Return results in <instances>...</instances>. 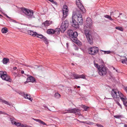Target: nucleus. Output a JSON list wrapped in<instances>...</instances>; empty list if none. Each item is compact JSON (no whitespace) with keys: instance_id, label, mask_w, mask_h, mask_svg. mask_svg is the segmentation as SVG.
Here are the masks:
<instances>
[{"instance_id":"nucleus-44","label":"nucleus","mask_w":127,"mask_h":127,"mask_svg":"<svg viewBox=\"0 0 127 127\" xmlns=\"http://www.w3.org/2000/svg\"><path fill=\"white\" fill-rule=\"evenodd\" d=\"M4 15L7 18L9 19H11V18L8 16L6 14H4Z\"/></svg>"},{"instance_id":"nucleus-63","label":"nucleus","mask_w":127,"mask_h":127,"mask_svg":"<svg viewBox=\"0 0 127 127\" xmlns=\"http://www.w3.org/2000/svg\"><path fill=\"white\" fill-rule=\"evenodd\" d=\"M114 15H115V16H116V17L115 18H117V16H116V14H114Z\"/></svg>"},{"instance_id":"nucleus-2","label":"nucleus","mask_w":127,"mask_h":127,"mask_svg":"<svg viewBox=\"0 0 127 127\" xmlns=\"http://www.w3.org/2000/svg\"><path fill=\"white\" fill-rule=\"evenodd\" d=\"M21 10L29 19H31L34 17L33 10L25 8H22Z\"/></svg>"},{"instance_id":"nucleus-51","label":"nucleus","mask_w":127,"mask_h":127,"mask_svg":"<svg viewBox=\"0 0 127 127\" xmlns=\"http://www.w3.org/2000/svg\"><path fill=\"white\" fill-rule=\"evenodd\" d=\"M21 73L22 74H23L24 73V71L23 70H22L21 71Z\"/></svg>"},{"instance_id":"nucleus-49","label":"nucleus","mask_w":127,"mask_h":127,"mask_svg":"<svg viewBox=\"0 0 127 127\" xmlns=\"http://www.w3.org/2000/svg\"><path fill=\"white\" fill-rule=\"evenodd\" d=\"M17 68L16 67H13V69L14 70H16Z\"/></svg>"},{"instance_id":"nucleus-8","label":"nucleus","mask_w":127,"mask_h":127,"mask_svg":"<svg viewBox=\"0 0 127 127\" xmlns=\"http://www.w3.org/2000/svg\"><path fill=\"white\" fill-rule=\"evenodd\" d=\"M99 50V48L97 47H91L88 49V53L91 55H95L98 53Z\"/></svg>"},{"instance_id":"nucleus-40","label":"nucleus","mask_w":127,"mask_h":127,"mask_svg":"<svg viewBox=\"0 0 127 127\" xmlns=\"http://www.w3.org/2000/svg\"><path fill=\"white\" fill-rule=\"evenodd\" d=\"M96 125L98 127H104L103 126L100 124H96Z\"/></svg>"},{"instance_id":"nucleus-33","label":"nucleus","mask_w":127,"mask_h":127,"mask_svg":"<svg viewBox=\"0 0 127 127\" xmlns=\"http://www.w3.org/2000/svg\"><path fill=\"white\" fill-rule=\"evenodd\" d=\"M60 95L58 93H56L55 95V97L58 98L60 97Z\"/></svg>"},{"instance_id":"nucleus-50","label":"nucleus","mask_w":127,"mask_h":127,"mask_svg":"<svg viewBox=\"0 0 127 127\" xmlns=\"http://www.w3.org/2000/svg\"><path fill=\"white\" fill-rule=\"evenodd\" d=\"M24 65L25 66H27V67H30V66L28 65H26V64H24Z\"/></svg>"},{"instance_id":"nucleus-57","label":"nucleus","mask_w":127,"mask_h":127,"mask_svg":"<svg viewBox=\"0 0 127 127\" xmlns=\"http://www.w3.org/2000/svg\"><path fill=\"white\" fill-rule=\"evenodd\" d=\"M113 13H114V12H113V11H112V12H111V13H111V14H110V15H111Z\"/></svg>"},{"instance_id":"nucleus-10","label":"nucleus","mask_w":127,"mask_h":127,"mask_svg":"<svg viewBox=\"0 0 127 127\" xmlns=\"http://www.w3.org/2000/svg\"><path fill=\"white\" fill-rule=\"evenodd\" d=\"M62 11H63V17L62 18V20H64L67 16L68 13V9L67 6L66 5L63 6Z\"/></svg>"},{"instance_id":"nucleus-4","label":"nucleus","mask_w":127,"mask_h":127,"mask_svg":"<svg viewBox=\"0 0 127 127\" xmlns=\"http://www.w3.org/2000/svg\"><path fill=\"white\" fill-rule=\"evenodd\" d=\"M0 77L3 80L11 82L12 80L10 77L7 74V72L4 71H0Z\"/></svg>"},{"instance_id":"nucleus-17","label":"nucleus","mask_w":127,"mask_h":127,"mask_svg":"<svg viewBox=\"0 0 127 127\" xmlns=\"http://www.w3.org/2000/svg\"><path fill=\"white\" fill-rule=\"evenodd\" d=\"M27 34L33 37H35L36 32H34L33 31L28 30Z\"/></svg>"},{"instance_id":"nucleus-3","label":"nucleus","mask_w":127,"mask_h":127,"mask_svg":"<svg viewBox=\"0 0 127 127\" xmlns=\"http://www.w3.org/2000/svg\"><path fill=\"white\" fill-rule=\"evenodd\" d=\"M80 11L79 10L76 9L75 11H74L73 12L72 15L73 17L76 15L77 16V22L79 24L82 25L83 22V20L82 17V15Z\"/></svg>"},{"instance_id":"nucleus-15","label":"nucleus","mask_w":127,"mask_h":127,"mask_svg":"<svg viewBox=\"0 0 127 127\" xmlns=\"http://www.w3.org/2000/svg\"><path fill=\"white\" fill-rule=\"evenodd\" d=\"M65 111H67L68 113H77V112L79 111V109H78L75 108L73 109L68 108L67 110Z\"/></svg>"},{"instance_id":"nucleus-59","label":"nucleus","mask_w":127,"mask_h":127,"mask_svg":"<svg viewBox=\"0 0 127 127\" xmlns=\"http://www.w3.org/2000/svg\"><path fill=\"white\" fill-rule=\"evenodd\" d=\"M48 0L50 2H52V1L53 0Z\"/></svg>"},{"instance_id":"nucleus-12","label":"nucleus","mask_w":127,"mask_h":127,"mask_svg":"<svg viewBox=\"0 0 127 127\" xmlns=\"http://www.w3.org/2000/svg\"><path fill=\"white\" fill-rule=\"evenodd\" d=\"M35 34V37H37L39 38L40 39H42V40L44 41L45 44H48L47 39L43 35L41 34H38L36 32V34Z\"/></svg>"},{"instance_id":"nucleus-30","label":"nucleus","mask_w":127,"mask_h":127,"mask_svg":"<svg viewBox=\"0 0 127 127\" xmlns=\"http://www.w3.org/2000/svg\"><path fill=\"white\" fill-rule=\"evenodd\" d=\"M100 51L101 52H104V54H109L111 53V51H103L101 50H100Z\"/></svg>"},{"instance_id":"nucleus-34","label":"nucleus","mask_w":127,"mask_h":127,"mask_svg":"<svg viewBox=\"0 0 127 127\" xmlns=\"http://www.w3.org/2000/svg\"><path fill=\"white\" fill-rule=\"evenodd\" d=\"M82 108L84 109L85 111H86L89 108V107L85 105H84L82 107Z\"/></svg>"},{"instance_id":"nucleus-46","label":"nucleus","mask_w":127,"mask_h":127,"mask_svg":"<svg viewBox=\"0 0 127 127\" xmlns=\"http://www.w3.org/2000/svg\"><path fill=\"white\" fill-rule=\"evenodd\" d=\"M67 88H68V91L69 92H72V90L70 88H69V87H67Z\"/></svg>"},{"instance_id":"nucleus-1","label":"nucleus","mask_w":127,"mask_h":127,"mask_svg":"<svg viewBox=\"0 0 127 127\" xmlns=\"http://www.w3.org/2000/svg\"><path fill=\"white\" fill-rule=\"evenodd\" d=\"M67 32L69 37L73 42L77 44L79 43V44H81V42L77 40L78 34L76 32H73L72 30H68Z\"/></svg>"},{"instance_id":"nucleus-7","label":"nucleus","mask_w":127,"mask_h":127,"mask_svg":"<svg viewBox=\"0 0 127 127\" xmlns=\"http://www.w3.org/2000/svg\"><path fill=\"white\" fill-rule=\"evenodd\" d=\"M111 95L112 96L115 98H119L120 97L121 99V98L123 97V95L121 93L118 91L116 89H113L111 92Z\"/></svg>"},{"instance_id":"nucleus-6","label":"nucleus","mask_w":127,"mask_h":127,"mask_svg":"<svg viewBox=\"0 0 127 127\" xmlns=\"http://www.w3.org/2000/svg\"><path fill=\"white\" fill-rule=\"evenodd\" d=\"M84 32L88 42L90 44H93V39L92 35L89 33V30L86 29L84 31Z\"/></svg>"},{"instance_id":"nucleus-47","label":"nucleus","mask_w":127,"mask_h":127,"mask_svg":"<svg viewBox=\"0 0 127 127\" xmlns=\"http://www.w3.org/2000/svg\"><path fill=\"white\" fill-rule=\"evenodd\" d=\"M64 112L63 113V114H65V113H68V112H67V111H65V110L64 111Z\"/></svg>"},{"instance_id":"nucleus-62","label":"nucleus","mask_w":127,"mask_h":127,"mask_svg":"<svg viewBox=\"0 0 127 127\" xmlns=\"http://www.w3.org/2000/svg\"><path fill=\"white\" fill-rule=\"evenodd\" d=\"M78 47H76V49H75L76 50H78Z\"/></svg>"},{"instance_id":"nucleus-18","label":"nucleus","mask_w":127,"mask_h":127,"mask_svg":"<svg viewBox=\"0 0 127 127\" xmlns=\"http://www.w3.org/2000/svg\"><path fill=\"white\" fill-rule=\"evenodd\" d=\"M73 76L74 78L76 79L80 78L85 79L86 78L84 74L80 75L77 74H74L73 75Z\"/></svg>"},{"instance_id":"nucleus-28","label":"nucleus","mask_w":127,"mask_h":127,"mask_svg":"<svg viewBox=\"0 0 127 127\" xmlns=\"http://www.w3.org/2000/svg\"><path fill=\"white\" fill-rule=\"evenodd\" d=\"M1 31L2 33H5L8 32V29L6 28H3L1 29Z\"/></svg>"},{"instance_id":"nucleus-29","label":"nucleus","mask_w":127,"mask_h":127,"mask_svg":"<svg viewBox=\"0 0 127 127\" xmlns=\"http://www.w3.org/2000/svg\"><path fill=\"white\" fill-rule=\"evenodd\" d=\"M104 17L106 18L109 19L111 21H113V19L111 18V16L108 15H104Z\"/></svg>"},{"instance_id":"nucleus-31","label":"nucleus","mask_w":127,"mask_h":127,"mask_svg":"<svg viewBox=\"0 0 127 127\" xmlns=\"http://www.w3.org/2000/svg\"><path fill=\"white\" fill-rule=\"evenodd\" d=\"M21 124L20 123L16 122H15L14 123V125L17 127H19L20 126H21Z\"/></svg>"},{"instance_id":"nucleus-25","label":"nucleus","mask_w":127,"mask_h":127,"mask_svg":"<svg viewBox=\"0 0 127 127\" xmlns=\"http://www.w3.org/2000/svg\"><path fill=\"white\" fill-rule=\"evenodd\" d=\"M121 99L123 101L124 104L127 107V99L126 98L122 97Z\"/></svg>"},{"instance_id":"nucleus-48","label":"nucleus","mask_w":127,"mask_h":127,"mask_svg":"<svg viewBox=\"0 0 127 127\" xmlns=\"http://www.w3.org/2000/svg\"><path fill=\"white\" fill-rule=\"evenodd\" d=\"M4 112H2V111H0V114H4Z\"/></svg>"},{"instance_id":"nucleus-11","label":"nucleus","mask_w":127,"mask_h":127,"mask_svg":"<svg viewBox=\"0 0 127 127\" xmlns=\"http://www.w3.org/2000/svg\"><path fill=\"white\" fill-rule=\"evenodd\" d=\"M76 4L77 6L79 9L80 11L82 13H85L86 12V9L82 4L80 0H76Z\"/></svg>"},{"instance_id":"nucleus-52","label":"nucleus","mask_w":127,"mask_h":127,"mask_svg":"<svg viewBox=\"0 0 127 127\" xmlns=\"http://www.w3.org/2000/svg\"><path fill=\"white\" fill-rule=\"evenodd\" d=\"M126 59L125 60H126V63H127V58H126V57H125Z\"/></svg>"},{"instance_id":"nucleus-23","label":"nucleus","mask_w":127,"mask_h":127,"mask_svg":"<svg viewBox=\"0 0 127 127\" xmlns=\"http://www.w3.org/2000/svg\"><path fill=\"white\" fill-rule=\"evenodd\" d=\"M24 96V97L26 99H28L32 101V99L31 98L30 95H28V94H26V93H23Z\"/></svg>"},{"instance_id":"nucleus-16","label":"nucleus","mask_w":127,"mask_h":127,"mask_svg":"<svg viewBox=\"0 0 127 127\" xmlns=\"http://www.w3.org/2000/svg\"><path fill=\"white\" fill-rule=\"evenodd\" d=\"M27 76H28V77L27 78V79L28 82H31L32 83L36 82L35 79L33 77L29 75H27Z\"/></svg>"},{"instance_id":"nucleus-37","label":"nucleus","mask_w":127,"mask_h":127,"mask_svg":"<svg viewBox=\"0 0 127 127\" xmlns=\"http://www.w3.org/2000/svg\"><path fill=\"white\" fill-rule=\"evenodd\" d=\"M116 103L120 107L121 109H122V106L119 102H118L117 101L116 102Z\"/></svg>"},{"instance_id":"nucleus-41","label":"nucleus","mask_w":127,"mask_h":127,"mask_svg":"<svg viewBox=\"0 0 127 127\" xmlns=\"http://www.w3.org/2000/svg\"><path fill=\"white\" fill-rule=\"evenodd\" d=\"M79 111L77 112V113H76V115H77L79 116L80 115V110L79 109Z\"/></svg>"},{"instance_id":"nucleus-38","label":"nucleus","mask_w":127,"mask_h":127,"mask_svg":"<svg viewBox=\"0 0 127 127\" xmlns=\"http://www.w3.org/2000/svg\"><path fill=\"white\" fill-rule=\"evenodd\" d=\"M94 64L95 66V67H96V68H97V69H98V66L99 65H98V64H96L95 63H94Z\"/></svg>"},{"instance_id":"nucleus-26","label":"nucleus","mask_w":127,"mask_h":127,"mask_svg":"<svg viewBox=\"0 0 127 127\" xmlns=\"http://www.w3.org/2000/svg\"><path fill=\"white\" fill-rule=\"evenodd\" d=\"M28 30V29L27 28H22L21 29V31H20L21 32L27 34Z\"/></svg>"},{"instance_id":"nucleus-20","label":"nucleus","mask_w":127,"mask_h":127,"mask_svg":"<svg viewBox=\"0 0 127 127\" xmlns=\"http://www.w3.org/2000/svg\"><path fill=\"white\" fill-rule=\"evenodd\" d=\"M56 30H55L52 29H48L47 31V33L49 34H53L55 33V32H56Z\"/></svg>"},{"instance_id":"nucleus-54","label":"nucleus","mask_w":127,"mask_h":127,"mask_svg":"<svg viewBox=\"0 0 127 127\" xmlns=\"http://www.w3.org/2000/svg\"><path fill=\"white\" fill-rule=\"evenodd\" d=\"M66 45L67 47V48L68 47V43H66Z\"/></svg>"},{"instance_id":"nucleus-14","label":"nucleus","mask_w":127,"mask_h":127,"mask_svg":"<svg viewBox=\"0 0 127 127\" xmlns=\"http://www.w3.org/2000/svg\"><path fill=\"white\" fill-rule=\"evenodd\" d=\"M87 28H90L91 27L92 21L91 19L89 17H88L87 19Z\"/></svg>"},{"instance_id":"nucleus-42","label":"nucleus","mask_w":127,"mask_h":127,"mask_svg":"<svg viewBox=\"0 0 127 127\" xmlns=\"http://www.w3.org/2000/svg\"><path fill=\"white\" fill-rule=\"evenodd\" d=\"M121 116L119 115H116L114 116V117L117 118H119L121 117Z\"/></svg>"},{"instance_id":"nucleus-32","label":"nucleus","mask_w":127,"mask_h":127,"mask_svg":"<svg viewBox=\"0 0 127 127\" xmlns=\"http://www.w3.org/2000/svg\"><path fill=\"white\" fill-rule=\"evenodd\" d=\"M115 28L117 30H118L119 31H123V28L121 27H116Z\"/></svg>"},{"instance_id":"nucleus-43","label":"nucleus","mask_w":127,"mask_h":127,"mask_svg":"<svg viewBox=\"0 0 127 127\" xmlns=\"http://www.w3.org/2000/svg\"><path fill=\"white\" fill-rule=\"evenodd\" d=\"M122 62L123 64L126 63V60L125 59H122Z\"/></svg>"},{"instance_id":"nucleus-21","label":"nucleus","mask_w":127,"mask_h":127,"mask_svg":"<svg viewBox=\"0 0 127 127\" xmlns=\"http://www.w3.org/2000/svg\"><path fill=\"white\" fill-rule=\"evenodd\" d=\"M32 119L38 122L40 124L44 125H46V124L43 121H42L40 120L39 119H36L33 118Z\"/></svg>"},{"instance_id":"nucleus-22","label":"nucleus","mask_w":127,"mask_h":127,"mask_svg":"<svg viewBox=\"0 0 127 127\" xmlns=\"http://www.w3.org/2000/svg\"><path fill=\"white\" fill-rule=\"evenodd\" d=\"M0 102H2L3 103H4L5 104L8 105L9 106H11V105L8 102L5 100H3L1 98V97H0Z\"/></svg>"},{"instance_id":"nucleus-35","label":"nucleus","mask_w":127,"mask_h":127,"mask_svg":"<svg viewBox=\"0 0 127 127\" xmlns=\"http://www.w3.org/2000/svg\"><path fill=\"white\" fill-rule=\"evenodd\" d=\"M55 30H56L57 32H55V33H56H56L57 34H60V29H56Z\"/></svg>"},{"instance_id":"nucleus-58","label":"nucleus","mask_w":127,"mask_h":127,"mask_svg":"<svg viewBox=\"0 0 127 127\" xmlns=\"http://www.w3.org/2000/svg\"><path fill=\"white\" fill-rule=\"evenodd\" d=\"M115 11L116 12V14H118V11Z\"/></svg>"},{"instance_id":"nucleus-24","label":"nucleus","mask_w":127,"mask_h":127,"mask_svg":"<svg viewBox=\"0 0 127 127\" xmlns=\"http://www.w3.org/2000/svg\"><path fill=\"white\" fill-rule=\"evenodd\" d=\"M10 120L11 122V123L14 125V122H16V120L14 117L11 116L10 117Z\"/></svg>"},{"instance_id":"nucleus-55","label":"nucleus","mask_w":127,"mask_h":127,"mask_svg":"<svg viewBox=\"0 0 127 127\" xmlns=\"http://www.w3.org/2000/svg\"><path fill=\"white\" fill-rule=\"evenodd\" d=\"M28 82H28V81H27V80L26 81H25V84H26L27 83H28Z\"/></svg>"},{"instance_id":"nucleus-61","label":"nucleus","mask_w":127,"mask_h":127,"mask_svg":"<svg viewBox=\"0 0 127 127\" xmlns=\"http://www.w3.org/2000/svg\"><path fill=\"white\" fill-rule=\"evenodd\" d=\"M71 64L72 65H74V64L73 63H71Z\"/></svg>"},{"instance_id":"nucleus-36","label":"nucleus","mask_w":127,"mask_h":127,"mask_svg":"<svg viewBox=\"0 0 127 127\" xmlns=\"http://www.w3.org/2000/svg\"><path fill=\"white\" fill-rule=\"evenodd\" d=\"M27 125L25 124H21V127H27Z\"/></svg>"},{"instance_id":"nucleus-64","label":"nucleus","mask_w":127,"mask_h":127,"mask_svg":"<svg viewBox=\"0 0 127 127\" xmlns=\"http://www.w3.org/2000/svg\"><path fill=\"white\" fill-rule=\"evenodd\" d=\"M0 17H3V16L0 14Z\"/></svg>"},{"instance_id":"nucleus-60","label":"nucleus","mask_w":127,"mask_h":127,"mask_svg":"<svg viewBox=\"0 0 127 127\" xmlns=\"http://www.w3.org/2000/svg\"><path fill=\"white\" fill-rule=\"evenodd\" d=\"M125 127H127V125L126 124H125L124 125Z\"/></svg>"},{"instance_id":"nucleus-13","label":"nucleus","mask_w":127,"mask_h":127,"mask_svg":"<svg viewBox=\"0 0 127 127\" xmlns=\"http://www.w3.org/2000/svg\"><path fill=\"white\" fill-rule=\"evenodd\" d=\"M71 23L73 27L76 29L78 28L79 27V23L74 19L73 16H72V21L71 22Z\"/></svg>"},{"instance_id":"nucleus-5","label":"nucleus","mask_w":127,"mask_h":127,"mask_svg":"<svg viewBox=\"0 0 127 127\" xmlns=\"http://www.w3.org/2000/svg\"><path fill=\"white\" fill-rule=\"evenodd\" d=\"M107 68L102 65H101L98 66V72L101 76H104L107 73Z\"/></svg>"},{"instance_id":"nucleus-19","label":"nucleus","mask_w":127,"mask_h":127,"mask_svg":"<svg viewBox=\"0 0 127 127\" xmlns=\"http://www.w3.org/2000/svg\"><path fill=\"white\" fill-rule=\"evenodd\" d=\"M52 23V21H51L47 20L44 22L42 24L45 27H47L51 24Z\"/></svg>"},{"instance_id":"nucleus-56","label":"nucleus","mask_w":127,"mask_h":127,"mask_svg":"<svg viewBox=\"0 0 127 127\" xmlns=\"http://www.w3.org/2000/svg\"><path fill=\"white\" fill-rule=\"evenodd\" d=\"M27 127H32L31 126L28 125Z\"/></svg>"},{"instance_id":"nucleus-9","label":"nucleus","mask_w":127,"mask_h":127,"mask_svg":"<svg viewBox=\"0 0 127 127\" xmlns=\"http://www.w3.org/2000/svg\"><path fill=\"white\" fill-rule=\"evenodd\" d=\"M69 25V22L67 20H65L62 22L60 30L62 32H64L68 28Z\"/></svg>"},{"instance_id":"nucleus-27","label":"nucleus","mask_w":127,"mask_h":127,"mask_svg":"<svg viewBox=\"0 0 127 127\" xmlns=\"http://www.w3.org/2000/svg\"><path fill=\"white\" fill-rule=\"evenodd\" d=\"M9 62V59H8L4 58L2 60L3 63L4 64H6Z\"/></svg>"},{"instance_id":"nucleus-45","label":"nucleus","mask_w":127,"mask_h":127,"mask_svg":"<svg viewBox=\"0 0 127 127\" xmlns=\"http://www.w3.org/2000/svg\"><path fill=\"white\" fill-rule=\"evenodd\" d=\"M23 93H24V92H20V93H19V94L20 95H23L24 96V94Z\"/></svg>"},{"instance_id":"nucleus-39","label":"nucleus","mask_w":127,"mask_h":127,"mask_svg":"<svg viewBox=\"0 0 127 127\" xmlns=\"http://www.w3.org/2000/svg\"><path fill=\"white\" fill-rule=\"evenodd\" d=\"M52 4H54V5H57V2L56 1H54V0H53L52 2Z\"/></svg>"},{"instance_id":"nucleus-53","label":"nucleus","mask_w":127,"mask_h":127,"mask_svg":"<svg viewBox=\"0 0 127 127\" xmlns=\"http://www.w3.org/2000/svg\"><path fill=\"white\" fill-rule=\"evenodd\" d=\"M122 13H119V16H118V17H120V15H122Z\"/></svg>"}]
</instances>
